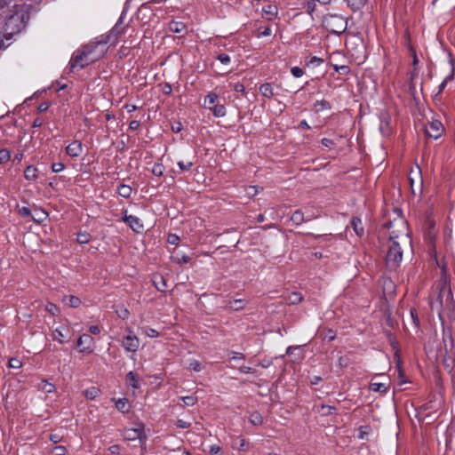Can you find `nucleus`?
<instances>
[{
	"mask_svg": "<svg viewBox=\"0 0 455 455\" xmlns=\"http://www.w3.org/2000/svg\"><path fill=\"white\" fill-rule=\"evenodd\" d=\"M383 289H384L385 292H387L390 294L393 293L394 289H395L393 282L391 280H385L384 284H383Z\"/></svg>",
	"mask_w": 455,
	"mask_h": 455,
	"instance_id": "obj_40",
	"label": "nucleus"
},
{
	"mask_svg": "<svg viewBox=\"0 0 455 455\" xmlns=\"http://www.w3.org/2000/svg\"><path fill=\"white\" fill-rule=\"evenodd\" d=\"M91 235L88 233H79L77 235V242L81 244L87 243L90 241Z\"/></svg>",
	"mask_w": 455,
	"mask_h": 455,
	"instance_id": "obj_38",
	"label": "nucleus"
},
{
	"mask_svg": "<svg viewBox=\"0 0 455 455\" xmlns=\"http://www.w3.org/2000/svg\"><path fill=\"white\" fill-rule=\"evenodd\" d=\"M82 151H83L82 144H81V142H79L77 140H75L74 142L69 144L66 148L67 154L72 157L79 156L81 155Z\"/></svg>",
	"mask_w": 455,
	"mask_h": 455,
	"instance_id": "obj_12",
	"label": "nucleus"
},
{
	"mask_svg": "<svg viewBox=\"0 0 455 455\" xmlns=\"http://www.w3.org/2000/svg\"><path fill=\"white\" fill-rule=\"evenodd\" d=\"M127 403H128V401L127 399L125 398H123V399H118L116 402V407L118 411H122V412H126L128 411V406H127Z\"/></svg>",
	"mask_w": 455,
	"mask_h": 455,
	"instance_id": "obj_29",
	"label": "nucleus"
},
{
	"mask_svg": "<svg viewBox=\"0 0 455 455\" xmlns=\"http://www.w3.org/2000/svg\"><path fill=\"white\" fill-rule=\"evenodd\" d=\"M89 331L92 334L98 335L100 332V328L98 325H92L89 328Z\"/></svg>",
	"mask_w": 455,
	"mask_h": 455,
	"instance_id": "obj_57",
	"label": "nucleus"
},
{
	"mask_svg": "<svg viewBox=\"0 0 455 455\" xmlns=\"http://www.w3.org/2000/svg\"><path fill=\"white\" fill-rule=\"evenodd\" d=\"M217 59L224 65H228L230 62V57L225 53L218 55Z\"/></svg>",
	"mask_w": 455,
	"mask_h": 455,
	"instance_id": "obj_49",
	"label": "nucleus"
},
{
	"mask_svg": "<svg viewBox=\"0 0 455 455\" xmlns=\"http://www.w3.org/2000/svg\"><path fill=\"white\" fill-rule=\"evenodd\" d=\"M188 368L194 371H200L203 369L201 363L195 359L189 360Z\"/></svg>",
	"mask_w": 455,
	"mask_h": 455,
	"instance_id": "obj_34",
	"label": "nucleus"
},
{
	"mask_svg": "<svg viewBox=\"0 0 455 455\" xmlns=\"http://www.w3.org/2000/svg\"><path fill=\"white\" fill-rule=\"evenodd\" d=\"M400 224L403 228L401 235H397L395 231L390 233V244L388 247L387 253L386 255V265L390 270L396 269L403 259V251L400 246V243L396 239L401 238L403 242H408V232L404 221L400 220Z\"/></svg>",
	"mask_w": 455,
	"mask_h": 455,
	"instance_id": "obj_1",
	"label": "nucleus"
},
{
	"mask_svg": "<svg viewBox=\"0 0 455 455\" xmlns=\"http://www.w3.org/2000/svg\"><path fill=\"white\" fill-rule=\"evenodd\" d=\"M302 300V296L298 292H293L288 297L290 304H298Z\"/></svg>",
	"mask_w": 455,
	"mask_h": 455,
	"instance_id": "obj_37",
	"label": "nucleus"
},
{
	"mask_svg": "<svg viewBox=\"0 0 455 455\" xmlns=\"http://www.w3.org/2000/svg\"><path fill=\"white\" fill-rule=\"evenodd\" d=\"M107 43V39L104 37V36H101L99 38H96L94 41L90 42L83 48L86 52H90L89 56H97V60H99L101 56H103L105 52V45Z\"/></svg>",
	"mask_w": 455,
	"mask_h": 455,
	"instance_id": "obj_5",
	"label": "nucleus"
},
{
	"mask_svg": "<svg viewBox=\"0 0 455 455\" xmlns=\"http://www.w3.org/2000/svg\"><path fill=\"white\" fill-rule=\"evenodd\" d=\"M178 165H179L180 169L182 172H185V171H188L193 166V162H191V161H187V162L180 161V162H178Z\"/></svg>",
	"mask_w": 455,
	"mask_h": 455,
	"instance_id": "obj_43",
	"label": "nucleus"
},
{
	"mask_svg": "<svg viewBox=\"0 0 455 455\" xmlns=\"http://www.w3.org/2000/svg\"><path fill=\"white\" fill-rule=\"evenodd\" d=\"M124 32V28L121 26V20L119 22L116 24V26L111 29L108 36H104V37L108 42L111 36L117 37V36L121 35Z\"/></svg>",
	"mask_w": 455,
	"mask_h": 455,
	"instance_id": "obj_16",
	"label": "nucleus"
},
{
	"mask_svg": "<svg viewBox=\"0 0 455 455\" xmlns=\"http://www.w3.org/2000/svg\"><path fill=\"white\" fill-rule=\"evenodd\" d=\"M314 106H315V111H317V112L324 110V109H329L331 108L330 103L323 100H320V101H316Z\"/></svg>",
	"mask_w": 455,
	"mask_h": 455,
	"instance_id": "obj_33",
	"label": "nucleus"
},
{
	"mask_svg": "<svg viewBox=\"0 0 455 455\" xmlns=\"http://www.w3.org/2000/svg\"><path fill=\"white\" fill-rule=\"evenodd\" d=\"M181 400L184 402L185 406H193L196 403L197 397L194 395L183 396L181 397Z\"/></svg>",
	"mask_w": 455,
	"mask_h": 455,
	"instance_id": "obj_36",
	"label": "nucleus"
},
{
	"mask_svg": "<svg viewBox=\"0 0 455 455\" xmlns=\"http://www.w3.org/2000/svg\"><path fill=\"white\" fill-rule=\"evenodd\" d=\"M292 76L296 78L301 77L304 74L303 70L299 67H293L291 69Z\"/></svg>",
	"mask_w": 455,
	"mask_h": 455,
	"instance_id": "obj_48",
	"label": "nucleus"
},
{
	"mask_svg": "<svg viewBox=\"0 0 455 455\" xmlns=\"http://www.w3.org/2000/svg\"><path fill=\"white\" fill-rule=\"evenodd\" d=\"M234 90H235L236 92H242V93H243L245 89H244L243 84H234Z\"/></svg>",
	"mask_w": 455,
	"mask_h": 455,
	"instance_id": "obj_58",
	"label": "nucleus"
},
{
	"mask_svg": "<svg viewBox=\"0 0 455 455\" xmlns=\"http://www.w3.org/2000/svg\"><path fill=\"white\" fill-rule=\"evenodd\" d=\"M172 260L177 264H185L189 262L190 258L179 250H174L172 253Z\"/></svg>",
	"mask_w": 455,
	"mask_h": 455,
	"instance_id": "obj_13",
	"label": "nucleus"
},
{
	"mask_svg": "<svg viewBox=\"0 0 455 455\" xmlns=\"http://www.w3.org/2000/svg\"><path fill=\"white\" fill-rule=\"evenodd\" d=\"M250 421L253 425H259L262 423V417L258 412L252 413L250 417Z\"/></svg>",
	"mask_w": 455,
	"mask_h": 455,
	"instance_id": "obj_41",
	"label": "nucleus"
},
{
	"mask_svg": "<svg viewBox=\"0 0 455 455\" xmlns=\"http://www.w3.org/2000/svg\"><path fill=\"white\" fill-rule=\"evenodd\" d=\"M77 346L81 347L82 353H92L95 349V341L91 335L83 334L77 339Z\"/></svg>",
	"mask_w": 455,
	"mask_h": 455,
	"instance_id": "obj_9",
	"label": "nucleus"
},
{
	"mask_svg": "<svg viewBox=\"0 0 455 455\" xmlns=\"http://www.w3.org/2000/svg\"><path fill=\"white\" fill-rule=\"evenodd\" d=\"M169 29L173 33H182L186 30V25L183 22L172 21L169 24Z\"/></svg>",
	"mask_w": 455,
	"mask_h": 455,
	"instance_id": "obj_17",
	"label": "nucleus"
},
{
	"mask_svg": "<svg viewBox=\"0 0 455 455\" xmlns=\"http://www.w3.org/2000/svg\"><path fill=\"white\" fill-rule=\"evenodd\" d=\"M124 221L127 223L133 231L141 233L144 230V226L141 220L133 215H126L124 217Z\"/></svg>",
	"mask_w": 455,
	"mask_h": 455,
	"instance_id": "obj_11",
	"label": "nucleus"
},
{
	"mask_svg": "<svg viewBox=\"0 0 455 455\" xmlns=\"http://www.w3.org/2000/svg\"><path fill=\"white\" fill-rule=\"evenodd\" d=\"M116 313L118 315V317L122 319H126L130 315L129 310L124 306H117L116 307Z\"/></svg>",
	"mask_w": 455,
	"mask_h": 455,
	"instance_id": "obj_32",
	"label": "nucleus"
},
{
	"mask_svg": "<svg viewBox=\"0 0 455 455\" xmlns=\"http://www.w3.org/2000/svg\"><path fill=\"white\" fill-rule=\"evenodd\" d=\"M361 220L358 218H353L351 221V225L356 235H362L363 233V228L361 227Z\"/></svg>",
	"mask_w": 455,
	"mask_h": 455,
	"instance_id": "obj_26",
	"label": "nucleus"
},
{
	"mask_svg": "<svg viewBox=\"0 0 455 455\" xmlns=\"http://www.w3.org/2000/svg\"><path fill=\"white\" fill-rule=\"evenodd\" d=\"M45 310H46L49 314H51V315H58V314H59V312H60L59 307H58L55 304H53V303H52V302H48V303L46 304V306H45Z\"/></svg>",
	"mask_w": 455,
	"mask_h": 455,
	"instance_id": "obj_35",
	"label": "nucleus"
},
{
	"mask_svg": "<svg viewBox=\"0 0 455 455\" xmlns=\"http://www.w3.org/2000/svg\"><path fill=\"white\" fill-rule=\"evenodd\" d=\"M148 337L154 338L158 336V332L154 329H148L146 332Z\"/></svg>",
	"mask_w": 455,
	"mask_h": 455,
	"instance_id": "obj_64",
	"label": "nucleus"
},
{
	"mask_svg": "<svg viewBox=\"0 0 455 455\" xmlns=\"http://www.w3.org/2000/svg\"><path fill=\"white\" fill-rule=\"evenodd\" d=\"M180 241V236L175 234H171L168 235V243L171 244H177Z\"/></svg>",
	"mask_w": 455,
	"mask_h": 455,
	"instance_id": "obj_53",
	"label": "nucleus"
},
{
	"mask_svg": "<svg viewBox=\"0 0 455 455\" xmlns=\"http://www.w3.org/2000/svg\"><path fill=\"white\" fill-rule=\"evenodd\" d=\"M164 168L162 164H154L153 168H152V172L156 175V176H161L163 175L164 173Z\"/></svg>",
	"mask_w": 455,
	"mask_h": 455,
	"instance_id": "obj_44",
	"label": "nucleus"
},
{
	"mask_svg": "<svg viewBox=\"0 0 455 455\" xmlns=\"http://www.w3.org/2000/svg\"><path fill=\"white\" fill-rule=\"evenodd\" d=\"M332 410H334V408H332L331 406L323 405L320 412L322 415H328V414L331 413Z\"/></svg>",
	"mask_w": 455,
	"mask_h": 455,
	"instance_id": "obj_54",
	"label": "nucleus"
},
{
	"mask_svg": "<svg viewBox=\"0 0 455 455\" xmlns=\"http://www.w3.org/2000/svg\"><path fill=\"white\" fill-rule=\"evenodd\" d=\"M291 220L296 225H299L304 221L303 213L300 211H296L291 217Z\"/></svg>",
	"mask_w": 455,
	"mask_h": 455,
	"instance_id": "obj_31",
	"label": "nucleus"
},
{
	"mask_svg": "<svg viewBox=\"0 0 455 455\" xmlns=\"http://www.w3.org/2000/svg\"><path fill=\"white\" fill-rule=\"evenodd\" d=\"M65 168V165L62 163H54L52 165V170L53 172H60L63 171Z\"/></svg>",
	"mask_w": 455,
	"mask_h": 455,
	"instance_id": "obj_50",
	"label": "nucleus"
},
{
	"mask_svg": "<svg viewBox=\"0 0 455 455\" xmlns=\"http://www.w3.org/2000/svg\"><path fill=\"white\" fill-rule=\"evenodd\" d=\"M64 337V334L62 333L61 331H60L59 329H56L53 332V339L55 340H58L60 343H62V338Z\"/></svg>",
	"mask_w": 455,
	"mask_h": 455,
	"instance_id": "obj_52",
	"label": "nucleus"
},
{
	"mask_svg": "<svg viewBox=\"0 0 455 455\" xmlns=\"http://www.w3.org/2000/svg\"><path fill=\"white\" fill-rule=\"evenodd\" d=\"M22 366V363L18 358H11L9 361V367L13 369H20Z\"/></svg>",
	"mask_w": 455,
	"mask_h": 455,
	"instance_id": "obj_45",
	"label": "nucleus"
},
{
	"mask_svg": "<svg viewBox=\"0 0 455 455\" xmlns=\"http://www.w3.org/2000/svg\"><path fill=\"white\" fill-rule=\"evenodd\" d=\"M220 451V447L218 445H212L210 448V453L212 455H218Z\"/></svg>",
	"mask_w": 455,
	"mask_h": 455,
	"instance_id": "obj_56",
	"label": "nucleus"
},
{
	"mask_svg": "<svg viewBox=\"0 0 455 455\" xmlns=\"http://www.w3.org/2000/svg\"><path fill=\"white\" fill-rule=\"evenodd\" d=\"M109 451L111 454H118L120 452V446L119 445H112L109 447Z\"/></svg>",
	"mask_w": 455,
	"mask_h": 455,
	"instance_id": "obj_61",
	"label": "nucleus"
},
{
	"mask_svg": "<svg viewBox=\"0 0 455 455\" xmlns=\"http://www.w3.org/2000/svg\"><path fill=\"white\" fill-rule=\"evenodd\" d=\"M323 63V60L317 57H312L307 63L308 67H316Z\"/></svg>",
	"mask_w": 455,
	"mask_h": 455,
	"instance_id": "obj_46",
	"label": "nucleus"
},
{
	"mask_svg": "<svg viewBox=\"0 0 455 455\" xmlns=\"http://www.w3.org/2000/svg\"><path fill=\"white\" fill-rule=\"evenodd\" d=\"M263 12L268 16V19L271 20L277 15V7L275 5H267L263 8Z\"/></svg>",
	"mask_w": 455,
	"mask_h": 455,
	"instance_id": "obj_28",
	"label": "nucleus"
},
{
	"mask_svg": "<svg viewBox=\"0 0 455 455\" xmlns=\"http://www.w3.org/2000/svg\"><path fill=\"white\" fill-rule=\"evenodd\" d=\"M388 126V122L386 118H384L383 120H381V123L379 124V130H380V132L383 134V135H387V132L386 131V128Z\"/></svg>",
	"mask_w": 455,
	"mask_h": 455,
	"instance_id": "obj_51",
	"label": "nucleus"
},
{
	"mask_svg": "<svg viewBox=\"0 0 455 455\" xmlns=\"http://www.w3.org/2000/svg\"><path fill=\"white\" fill-rule=\"evenodd\" d=\"M100 394V389L96 387H91L84 391V395L87 399H95Z\"/></svg>",
	"mask_w": 455,
	"mask_h": 455,
	"instance_id": "obj_20",
	"label": "nucleus"
},
{
	"mask_svg": "<svg viewBox=\"0 0 455 455\" xmlns=\"http://www.w3.org/2000/svg\"><path fill=\"white\" fill-rule=\"evenodd\" d=\"M24 176L28 180H36L37 169L33 165H28L24 172Z\"/></svg>",
	"mask_w": 455,
	"mask_h": 455,
	"instance_id": "obj_18",
	"label": "nucleus"
},
{
	"mask_svg": "<svg viewBox=\"0 0 455 455\" xmlns=\"http://www.w3.org/2000/svg\"><path fill=\"white\" fill-rule=\"evenodd\" d=\"M90 52H86L84 48L76 50L70 60V68L71 69L79 67L84 68L86 65L92 63L97 60V56L91 57L89 56Z\"/></svg>",
	"mask_w": 455,
	"mask_h": 455,
	"instance_id": "obj_4",
	"label": "nucleus"
},
{
	"mask_svg": "<svg viewBox=\"0 0 455 455\" xmlns=\"http://www.w3.org/2000/svg\"><path fill=\"white\" fill-rule=\"evenodd\" d=\"M19 212L22 215V216H28V215H31V212L30 210L28 208V207H22L19 210Z\"/></svg>",
	"mask_w": 455,
	"mask_h": 455,
	"instance_id": "obj_59",
	"label": "nucleus"
},
{
	"mask_svg": "<svg viewBox=\"0 0 455 455\" xmlns=\"http://www.w3.org/2000/svg\"><path fill=\"white\" fill-rule=\"evenodd\" d=\"M123 436L127 441H135L137 439L142 441V439L145 438L141 427L125 429L123 433Z\"/></svg>",
	"mask_w": 455,
	"mask_h": 455,
	"instance_id": "obj_10",
	"label": "nucleus"
},
{
	"mask_svg": "<svg viewBox=\"0 0 455 455\" xmlns=\"http://www.w3.org/2000/svg\"><path fill=\"white\" fill-rule=\"evenodd\" d=\"M48 108H49V104L47 102H43L39 105L38 111L44 112L48 109Z\"/></svg>",
	"mask_w": 455,
	"mask_h": 455,
	"instance_id": "obj_63",
	"label": "nucleus"
},
{
	"mask_svg": "<svg viewBox=\"0 0 455 455\" xmlns=\"http://www.w3.org/2000/svg\"><path fill=\"white\" fill-rule=\"evenodd\" d=\"M68 299L67 304L71 307H77L81 304V300L76 296H69Z\"/></svg>",
	"mask_w": 455,
	"mask_h": 455,
	"instance_id": "obj_39",
	"label": "nucleus"
},
{
	"mask_svg": "<svg viewBox=\"0 0 455 455\" xmlns=\"http://www.w3.org/2000/svg\"><path fill=\"white\" fill-rule=\"evenodd\" d=\"M346 1L347 2V4L353 10H358L365 4L367 0H346Z\"/></svg>",
	"mask_w": 455,
	"mask_h": 455,
	"instance_id": "obj_30",
	"label": "nucleus"
},
{
	"mask_svg": "<svg viewBox=\"0 0 455 455\" xmlns=\"http://www.w3.org/2000/svg\"><path fill=\"white\" fill-rule=\"evenodd\" d=\"M322 144L326 148H331L333 145V141L330 139L324 138L322 140Z\"/></svg>",
	"mask_w": 455,
	"mask_h": 455,
	"instance_id": "obj_60",
	"label": "nucleus"
},
{
	"mask_svg": "<svg viewBox=\"0 0 455 455\" xmlns=\"http://www.w3.org/2000/svg\"><path fill=\"white\" fill-rule=\"evenodd\" d=\"M117 192L121 196L128 198L132 195V188L128 185L122 184L118 187Z\"/></svg>",
	"mask_w": 455,
	"mask_h": 455,
	"instance_id": "obj_24",
	"label": "nucleus"
},
{
	"mask_svg": "<svg viewBox=\"0 0 455 455\" xmlns=\"http://www.w3.org/2000/svg\"><path fill=\"white\" fill-rule=\"evenodd\" d=\"M257 193H258V190L255 187H250L247 189V195L250 196H254L255 195H257Z\"/></svg>",
	"mask_w": 455,
	"mask_h": 455,
	"instance_id": "obj_62",
	"label": "nucleus"
},
{
	"mask_svg": "<svg viewBox=\"0 0 455 455\" xmlns=\"http://www.w3.org/2000/svg\"><path fill=\"white\" fill-rule=\"evenodd\" d=\"M47 216V212L42 209H35L31 214L32 220L37 223L43 222L46 220Z\"/></svg>",
	"mask_w": 455,
	"mask_h": 455,
	"instance_id": "obj_14",
	"label": "nucleus"
},
{
	"mask_svg": "<svg viewBox=\"0 0 455 455\" xmlns=\"http://www.w3.org/2000/svg\"><path fill=\"white\" fill-rule=\"evenodd\" d=\"M123 347L129 352H136L140 347V339L133 334L132 330L127 331L122 341Z\"/></svg>",
	"mask_w": 455,
	"mask_h": 455,
	"instance_id": "obj_8",
	"label": "nucleus"
},
{
	"mask_svg": "<svg viewBox=\"0 0 455 455\" xmlns=\"http://www.w3.org/2000/svg\"><path fill=\"white\" fill-rule=\"evenodd\" d=\"M126 379H127L129 385H131L132 388H134V389L139 388L140 385H139L138 379L132 371H130L127 373Z\"/></svg>",
	"mask_w": 455,
	"mask_h": 455,
	"instance_id": "obj_27",
	"label": "nucleus"
},
{
	"mask_svg": "<svg viewBox=\"0 0 455 455\" xmlns=\"http://www.w3.org/2000/svg\"><path fill=\"white\" fill-rule=\"evenodd\" d=\"M38 389L44 393H52L54 391L55 387L52 383H49L45 380H42L38 385Z\"/></svg>",
	"mask_w": 455,
	"mask_h": 455,
	"instance_id": "obj_25",
	"label": "nucleus"
},
{
	"mask_svg": "<svg viewBox=\"0 0 455 455\" xmlns=\"http://www.w3.org/2000/svg\"><path fill=\"white\" fill-rule=\"evenodd\" d=\"M11 157L10 152L7 149L0 150V164L6 163Z\"/></svg>",
	"mask_w": 455,
	"mask_h": 455,
	"instance_id": "obj_42",
	"label": "nucleus"
},
{
	"mask_svg": "<svg viewBox=\"0 0 455 455\" xmlns=\"http://www.w3.org/2000/svg\"><path fill=\"white\" fill-rule=\"evenodd\" d=\"M211 110L212 111L213 115L217 117H222L226 115V108L224 105L220 103L212 106Z\"/></svg>",
	"mask_w": 455,
	"mask_h": 455,
	"instance_id": "obj_21",
	"label": "nucleus"
},
{
	"mask_svg": "<svg viewBox=\"0 0 455 455\" xmlns=\"http://www.w3.org/2000/svg\"><path fill=\"white\" fill-rule=\"evenodd\" d=\"M444 131L443 124L435 119L427 122L425 125V132L426 135L432 139H438L441 137Z\"/></svg>",
	"mask_w": 455,
	"mask_h": 455,
	"instance_id": "obj_7",
	"label": "nucleus"
},
{
	"mask_svg": "<svg viewBox=\"0 0 455 455\" xmlns=\"http://www.w3.org/2000/svg\"><path fill=\"white\" fill-rule=\"evenodd\" d=\"M244 305H245L244 300L241 299L230 300L228 302V307L231 309L235 310V311L243 309L244 307Z\"/></svg>",
	"mask_w": 455,
	"mask_h": 455,
	"instance_id": "obj_22",
	"label": "nucleus"
},
{
	"mask_svg": "<svg viewBox=\"0 0 455 455\" xmlns=\"http://www.w3.org/2000/svg\"><path fill=\"white\" fill-rule=\"evenodd\" d=\"M52 455H65L66 448L64 446H56L52 451Z\"/></svg>",
	"mask_w": 455,
	"mask_h": 455,
	"instance_id": "obj_47",
	"label": "nucleus"
},
{
	"mask_svg": "<svg viewBox=\"0 0 455 455\" xmlns=\"http://www.w3.org/2000/svg\"><path fill=\"white\" fill-rule=\"evenodd\" d=\"M260 93L266 98H271L274 95L273 87L270 84H263L259 87Z\"/></svg>",
	"mask_w": 455,
	"mask_h": 455,
	"instance_id": "obj_19",
	"label": "nucleus"
},
{
	"mask_svg": "<svg viewBox=\"0 0 455 455\" xmlns=\"http://www.w3.org/2000/svg\"><path fill=\"white\" fill-rule=\"evenodd\" d=\"M370 389L373 392L386 393L387 386L385 383L372 382L370 384Z\"/></svg>",
	"mask_w": 455,
	"mask_h": 455,
	"instance_id": "obj_23",
	"label": "nucleus"
},
{
	"mask_svg": "<svg viewBox=\"0 0 455 455\" xmlns=\"http://www.w3.org/2000/svg\"><path fill=\"white\" fill-rule=\"evenodd\" d=\"M177 426H178L179 427H181V428H188V427H190V423H188V422H187V421H185V420H183V419H179V420L177 421Z\"/></svg>",
	"mask_w": 455,
	"mask_h": 455,
	"instance_id": "obj_55",
	"label": "nucleus"
},
{
	"mask_svg": "<svg viewBox=\"0 0 455 455\" xmlns=\"http://www.w3.org/2000/svg\"><path fill=\"white\" fill-rule=\"evenodd\" d=\"M28 20V14L22 9H17L5 21V34L12 36L20 32L25 28Z\"/></svg>",
	"mask_w": 455,
	"mask_h": 455,
	"instance_id": "obj_2",
	"label": "nucleus"
},
{
	"mask_svg": "<svg viewBox=\"0 0 455 455\" xmlns=\"http://www.w3.org/2000/svg\"><path fill=\"white\" fill-rule=\"evenodd\" d=\"M218 96L216 93L214 92H210L206 95L205 99H204V107L209 108V109H212V106L218 104Z\"/></svg>",
	"mask_w": 455,
	"mask_h": 455,
	"instance_id": "obj_15",
	"label": "nucleus"
},
{
	"mask_svg": "<svg viewBox=\"0 0 455 455\" xmlns=\"http://www.w3.org/2000/svg\"><path fill=\"white\" fill-rule=\"evenodd\" d=\"M322 22L327 30L335 34L342 33L347 28V21L341 15L326 14Z\"/></svg>",
	"mask_w": 455,
	"mask_h": 455,
	"instance_id": "obj_3",
	"label": "nucleus"
},
{
	"mask_svg": "<svg viewBox=\"0 0 455 455\" xmlns=\"http://www.w3.org/2000/svg\"><path fill=\"white\" fill-rule=\"evenodd\" d=\"M409 181L411 188V192L416 194L417 190L421 193L423 187V178L421 174V170L419 165H416L415 168H412L409 174Z\"/></svg>",
	"mask_w": 455,
	"mask_h": 455,
	"instance_id": "obj_6",
	"label": "nucleus"
}]
</instances>
